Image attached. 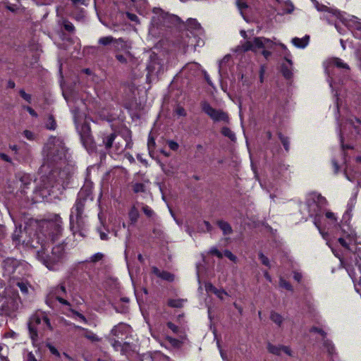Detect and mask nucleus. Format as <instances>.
Masks as SVG:
<instances>
[{"instance_id": "f257e3e1", "label": "nucleus", "mask_w": 361, "mask_h": 361, "mask_svg": "<svg viewBox=\"0 0 361 361\" xmlns=\"http://www.w3.org/2000/svg\"><path fill=\"white\" fill-rule=\"evenodd\" d=\"M43 164L40 172L49 175L43 179V188H64L74 171L73 165L68 162L69 155L63 141L60 137H51L45 143L43 150Z\"/></svg>"}, {"instance_id": "f03ea898", "label": "nucleus", "mask_w": 361, "mask_h": 361, "mask_svg": "<svg viewBox=\"0 0 361 361\" xmlns=\"http://www.w3.org/2000/svg\"><path fill=\"white\" fill-rule=\"evenodd\" d=\"M37 231L33 238L27 241L32 247L40 249L37 252V257L49 270H55L61 264L65 257L64 245L59 244L52 247L51 252L48 250L49 243L58 240L62 233V219L58 214L52 218L37 223Z\"/></svg>"}, {"instance_id": "7ed1b4c3", "label": "nucleus", "mask_w": 361, "mask_h": 361, "mask_svg": "<svg viewBox=\"0 0 361 361\" xmlns=\"http://www.w3.org/2000/svg\"><path fill=\"white\" fill-rule=\"evenodd\" d=\"M93 201L92 189L89 186L82 187L78 192L75 204L71 209L69 216L70 228L74 236H85L87 226L85 210Z\"/></svg>"}, {"instance_id": "20e7f679", "label": "nucleus", "mask_w": 361, "mask_h": 361, "mask_svg": "<svg viewBox=\"0 0 361 361\" xmlns=\"http://www.w3.org/2000/svg\"><path fill=\"white\" fill-rule=\"evenodd\" d=\"M63 94L73 114L76 129L80 134L83 146L89 152H93L95 149V145L90 133V128L86 123L80 124L85 116V113L81 112L80 107V104H84L82 100L75 101L72 96H68L65 92H63Z\"/></svg>"}, {"instance_id": "39448f33", "label": "nucleus", "mask_w": 361, "mask_h": 361, "mask_svg": "<svg viewBox=\"0 0 361 361\" xmlns=\"http://www.w3.org/2000/svg\"><path fill=\"white\" fill-rule=\"evenodd\" d=\"M326 205V199L317 192H311L307 196L305 208L309 215L314 217V224L318 228L321 235H324V231L320 216L322 214V209Z\"/></svg>"}, {"instance_id": "423d86ee", "label": "nucleus", "mask_w": 361, "mask_h": 361, "mask_svg": "<svg viewBox=\"0 0 361 361\" xmlns=\"http://www.w3.org/2000/svg\"><path fill=\"white\" fill-rule=\"evenodd\" d=\"M30 337L33 343L39 340V335L46 331H52L53 327L47 314L42 311H37L33 314L28 322Z\"/></svg>"}, {"instance_id": "0eeeda50", "label": "nucleus", "mask_w": 361, "mask_h": 361, "mask_svg": "<svg viewBox=\"0 0 361 361\" xmlns=\"http://www.w3.org/2000/svg\"><path fill=\"white\" fill-rule=\"evenodd\" d=\"M276 38L274 40L257 37H255L252 40L245 41L236 47V51L245 52L247 51H257L259 49H262V55L264 58L268 59L271 56L269 49H272L275 45H279V42H276Z\"/></svg>"}, {"instance_id": "6e6552de", "label": "nucleus", "mask_w": 361, "mask_h": 361, "mask_svg": "<svg viewBox=\"0 0 361 361\" xmlns=\"http://www.w3.org/2000/svg\"><path fill=\"white\" fill-rule=\"evenodd\" d=\"M361 127V121L353 116L346 118L344 122L339 123V137L341 146L343 149H350V145H345V140H351L359 133Z\"/></svg>"}, {"instance_id": "1a4fd4ad", "label": "nucleus", "mask_w": 361, "mask_h": 361, "mask_svg": "<svg viewBox=\"0 0 361 361\" xmlns=\"http://www.w3.org/2000/svg\"><path fill=\"white\" fill-rule=\"evenodd\" d=\"M67 295L68 293L65 285L61 283L50 288L46 298V303L51 308H54L57 303L70 307L71 304L67 299Z\"/></svg>"}, {"instance_id": "9d476101", "label": "nucleus", "mask_w": 361, "mask_h": 361, "mask_svg": "<svg viewBox=\"0 0 361 361\" xmlns=\"http://www.w3.org/2000/svg\"><path fill=\"white\" fill-rule=\"evenodd\" d=\"M325 72L328 76V82L329 86L333 91L335 90V85L337 79L334 78L338 69L348 70L349 67L347 63H345L341 59L338 58H331L326 60L324 63Z\"/></svg>"}, {"instance_id": "9b49d317", "label": "nucleus", "mask_w": 361, "mask_h": 361, "mask_svg": "<svg viewBox=\"0 0 361 361\" xmlns=\"http://www.w3.org/2000/svg\"><path fill=\"white\" fill-rule=\"evenodd\" d=\"M180 21L178 16L165 13L159 8L153 9L151 24L152 27L166 26L170 27L178 24Z\"/></svg>"}, {"instance_id": "f8f14e48", "label": "nucleus", "mask_w": 361, "mask_h": 361, "mask_svg": "<svg viewBox=\"0 0 361 361\" xmlns=\"http://www.w3.org/2000/svg\"><path fill=\"white\" fill-rule=\"evenodd\" d=\"M19 302L17 295L0 296V315H10L18 309Z\"/></svg>"}, {"instance_id": "ddd939ff", "label": "nucleus", "mask_w": 361, "mask_h": 361, "mask_svg": "<svg viewBox=\"0 0 361 361\" xmlns=\"http://www.w3.org/2000/svg\"><path fill=\"white\" fill-rule=\"evenodd\" d=\"M202 111L210 117L214 122H228V114L220 109L213 108L207 102H203L201 104Z\"/></svg>"}, {"instance_id": "4468645a", "label": "nucleus", "mask_w": 361, "mask_h": 361, "mask_svg": "<svg viewBox=\"0 0 361 361\" xmlns=\"http://www.w3.org/2000/svg\"><path fill=\"white\" fill-rule=\"evenodd\" d=\"M187 27L188 30L194 35V37H186L183 44L184 49L190 46H193V42L196 41L195 35H200L202 32V27L196 19H188L187 21Z\"/></svg>"}, {"instance_id": "2eb2a0df", "label": "nucleus", "mask_w": 361, "mask_h": 361, "mask_svg": "<svg viewBox=\"0 0 361 361\" xmlns=\"http://www.w3.org/2000/svg\"><path fill=\"white\" fill-rule=\"evenodd\" d=\"M320 219L322 224V228L324 231V235H322L324 238L329 235V231L333 228H337L338 226V221L337 217L335 214L327 211L325 212L324 216L322 214L320 216Z\"/></svg>"}, {"instance_id": "dca6fc26", "label": "nucleus", "mask_w": 361, "mask_h": 361, "mask_svg": "<svg viewBox=\"0 0 361 361\" xmlns=\"http://www.w3.org/2000/svg\"><path fill=\"white\" fill-rule=\"evenodd\" d=\"M147 69L148 71V80H151L154 77H158V75L162 72L163 66L157 55H151L150 61L147 66Z\"/></svg>"}, {"instance_id": "f3484780", "label": "nucleus", "mask_w": 361, "mask_h": 361, "mask_svg": "<svg viewBox=\"0 0 361 361\" xmlns=\"http://www.w3.org/2000/svg\"><path fill=\"white\" fill-rule=\"evenodd\" d=\"M279 47L283 50L284 59L286 60V63H283L281 65V72L283 73V75L286 78L289 79L293 75V73H292L293 63L290 59L291 54L285 44H283L282 43H279Z\"/></svg>"}, {"instance_id": "a211bd4d", "label": "nucleus", "mask_w": 361, "mask_h": 361, "mask_svg": "<svg viewBox=\"0 0 361 361\" xmlns=\"http://www.w3.org/2000/svg\"><path fill=\"white\" fill-rule=\"evenodd\" d=\"M310 331L313 333H318L323 337L324 350H325L329 356H333L336 351L335 346L331 341L325 338V332L322 329L317 327H312L310 329Z\"/></svg>"}, {"instance_id": "6ab92c4d", "label": "nucleus", "mask_w": 361, "mask_h": 361, "mask_svg": "<svg viewBox=\"0 0 361 361\" xmlns=\"http://www.w3.org/2000/svg\"><path fill=\"white\" fill-rule=\"evenodd\" d=\"M130 332V326L126 324H119L115 326L111 330V334L118 339L123 341L127 337L128 334Z\"/></svg>"}, {"instance_id": "aec40b11", "label": "nucleus", "mask_w": 361, "mask_h": 361, "mask_svg": "<svg viewBox=\"0 0 361 361\" xmlns=\"http://www.w3.org/2000/svg\"><path fill=\"white\" fill-rule=\"evenodd\" d=\"M114 49L116 51H123L128 53V56H130V49L131 44L128 41H126L122 38L115 39L113 44Z\"/></svg>"}, {"instance_id": "412c9836", "label": "nucleus", "mask_w": 361, "mask_h": 361, "mask_svg": "<svg viewBox=\"0 0 361 361\" xmlns=\"http://www.w3.org/2000/svg\"><path fill=\"white\" fill-rule=\"evenodd\" d=\"M16 178L17 184L21 188L22 192H25V190L28 188L29 185L32 183V177L29 174L19 173Z\"/></svg>"}, {"instance_id": "4be33fe9", "label": "nucleus", "mask_w": 361, "mask_h": 361, "mask_svg": "<svg viewBox=\"0 0 361 361\" xmlns=\"http://www.w3.org/2000/svg\"><path fill=\"white\" fill-rule=\"evenodd\" d=\"M152 272L157 277L167 281H172L174 279L173 274L166 271H161L155 267H152Z\"/></svg>"}, {"instance_id": "5701e85b", "label": "nucleus", "mask_w": 361, "mask_h": 361, "mask_svg": "<svg viewBox=\"0 0 361 361\" xmlns=\"http://www.w3.org/2000/svg\"><path fill=\"white\" fill-rule=\"evenodd\" d=\"M356 202V195L352 196L347 204V209L345 214L343 216L342 222L347 223L350 217V212L353 210Z\"/></svg>"}, {"instance_id": "b1692460", "label": "nucleus", "mask_w": 361, "mask_h": 361, "mask_svg": "<svg viewBox=\"0 0 361 361\" xmlns=\"http://www.w3.org/2000/svg\"><path fill=\"white\" fill-rule=\"evenodd\" d=\"M128 145L129 142L128 140L123 137L118 138L117 141L114 143L116 153L118 154H121Z\"/></svg>"}, {"instance_id": "393cba45", "label": "nucleus", "mask_w": 361, "mask_h": 361, "mask_svg": "<svg viewBox=\"0 0 361 361\" xmlns=\"http://www.w3.org/2000/svg\"><path fill=\"white\" fill-rule=\"evenodd\" d=\"M310 37L308 35H305L302 38L294 37L292 39L293 44L300 49H303L307 47L309 43Z\"/></svg>"}, {"instance_id": "a878e982", "label": "nucleus", "mask_w": 361, "mask_h": 361, "mask_svg": "<svg viewBox=\"0 0 361 361\" xmlns=\"http://www.w3.org/2000/svg\"><path fill=\"white\" fill-rule=\"evenodd\" d=\"M18 262L13 259H7L4 261L3 267L5 271L8 274H12L14 272Z\"/></svg>"}, {"instance_id": "bb28decb", "label": "nucleus", "mask_w": 361, "mask_h": 361, "mask_svg": "<svg viewBox=\"0 0 361 361\" xmlns=\"http://www.w3.org/2000/svg\"><path fill=\"white\" fill-rule=\"evenodd\" d=\"M111 345L116 350H120L122 354L126 353L127 348H129L128 343L124 342L123 343V341H119V339L112 341Z\"/></svg>"}, {"instance_id": "cd10ccee", "label": "nucleus", "mask_w": 361, "mask_h": 361, "mask_svg": "<svg viewBox=\"0 0 361 361\" xmlns=\"http://www.w3.org/2000/svg\"><path fill=\"white\" fill-rule=\"evenodd\" d=\"M200 68V65L197 63H189L186 64L182 69V72L187 73L188 72H191V75H195L197 71H198Z\"/></svg>"}, {"instance_id": "c85d7f7f", "label": "nucleus", "mask_w": 361, "mask_h": 361, "mask_svg": "<svg viewBox=\"0 0 361 361\" xmlns=\"http://www.w3.org/2000/svg\"><path fill=\"white\" fill-rule=\"evenodd\" d=\"M139 216L140 213L138 209L135 205L133 206L128 212V218L130 221V224H135Z\"/></svg>"}, {"instance_id": "c756f323", "label": "nucleus", "mask_w": 361, "mask_h": 361, "mask_svg": "<svg viewBox=\"0 0 361 361\" xmlns=\"http://www.w3.org/2000/svg\"><path fill=\"white\" fill-rule=\"evenodd\" d=\"M76 327L78 329H80V330H82L84 332L83 336L85 338H86L87 339L91 341L92 342H97V341H99V337L95 334L92 332L91 331H89L88 329L82 328L80 326H76Z\"/></svg>"}, {"instance_id": "7c9ffc66", "label": "nucleus", "mask_w": 361, "mask_h": 361, "mask_svg": "<svg viewBox=\"0 0 361 361\" xmlns=\"http://www.w3.org/2000/svg\"><path fill=\"white\" fill-rule=\"evenodd\" d=\"M217 224L223 231L224 234L227 235L230 234L232 232V228L227 222L224 221H218Z\"/></svg>"}, {"instance_id": "2f4dec72", "label": "nucleus", "mask_w": 361, "mask_h": 361, "mask_svg": "<svg viewBox=\"0 0 361 361\" xmlns=\"http://www.w3.org/2000/svg\"><path fill=\"white\" fill-rule=\"evenodd\" d=\"M348 26L357 30H361V21L357 17L353 16L348 22Z\"/></svg>"}, {"instance_id": "473e14b6", "label": "nucleus", "mask_w": 361, "mask_h": 361, "mask_svg": "<svg viewBox=\"0 0 361 361\" xmlns=\"http://www.w3.org/2000/svg\"><path fill=\"white\" fill-rule=\"evenodd\" d=\"M270 319L273 322H274L279 326H281L283 320V317L280 314H279L276 312H271Z\"/></svg>"}, {"instance_id": "72a5a7b5", "label": "nucleus", "mask_w": 361, "mask_h": 361, "mask_svg": "<svg viewBox=\"0 0 361 361\" xmlns=\"http://www.w3.org/2000/svg\"><path fill=\"white\" fill-rule=\"evenodd\" d=\"M281 346L282 345H274L269 343L267 345V350L270 353L280 355L281 353Z\"/></svg>"}, {"instance_id": "f704fd0d", "label": "nucleus", "mask_w": 361, "mask_h": 361, "mask_svg": "<svg viewBox=\"0 0 361 361\" xmlns=\"http://www.w3.org/2000/svg\"><path fill=\"white\" fill-rule=\"evenodd\" d=\"M221 133L224 136L228 137L232 141H234L235 140V135L233 131H231V130L227 127H224L222 128Z\"/></svg>"}, {"instance_id": "c9c22d12", "label": "nucleus", "mask_w": 361, "mask_h": 361, "mask_svg": "<svg viewBox=\"0 0 361 361\" xmlns=\"http://www.w3.org/2000/svg\"><path fill=\"white\" fill-rule=\"evenodd\" d=\"M140 206H141L142 212L147 217L153 218L155 214H154V211L149 207H148L147 205H145L142 203L140 204Z\"/></svg>"}, {"instance_id": "e433bc0d", "label": "nucleus", "mask_w": 361, "mask_h": 361, "mask_svg": "<svg viewBox=\"0 0 361 361\" xmlns=\"http://www.w3.org/2000/svg\"><path fill=\"white\" fill-rule=\"evenodd\" d=\"M45 126L49 130H55L56 123L53 116H49L45 123Z\"/></svg>"}, {"instance_id": "4c0bfd02", "label": "nucleus", "mask_w": 361, "mask_h": 361, "mask_svg": "<svg viewBox=\"0 0 361 361\" xmlns=\"http://www.w3.org/2000/svg\"><path fill=\"white\" fill-rule=\"evenodd\" d=\"M116 136L114 134H111L107 136L106 138H104L103 143L104 144L106 149L112 147L114 140H115Z\"/></svg>"}, {"instance_id": "58836bf2", "label": "nucleus", "mask_w": 361, "mask_h": 361, "mask_svg": "<svg viewBox=\"0 0 361 361\" xmlns=\"http://www.w3.org/2000/svg\"><path fill=\"white\" fill-rule=\"evenodd\" d=\"M115 38H114L111 36H106L99 38V44L106 46L110 44H114Z\"/></svg>"}, {"instance_id": "ea45409f", "label": "nucleus", "mask_w": 361, "mask_h": 361, "mask_svg": "<svg viewBox=\"0 0 361 361\" xmlns=\"http://www.w3.org/2000/svg\"><path fill=\"white\" fill-rule=\"evenodd\" d=\"M116 59L121 63H126L128 60L131 59L132 56L130 54V56H128V53H125V54H116Z\"/></svg>"}, {"instance_id": "a19ab883", "label": "nucleus", "mask_w": 361, "mask_h": 361, "mask_svg": "<svg viewBox=\"0 0 361 361\" xmlns=\"http://www.w3.org/2000/svg\"><path fill=\"white\" fill-rule=\"evenodd\" d=\"M166 340L173 348H180V346L182 345L181 341L174 338H172L171 336H166Z\"/></svg>"}, {"instance_id": "79ce46f5", "label": "nucleus", "mask_w": 361, "mask_h": 361, "mask_svg": "<svg viewBox=\"0 0 361 361\" xmlns=\"http://www.w3.org/2000/svg\"><path fill=\"white\" fill-rule=\"evenodd\" d=\"M185 300L180 299H171L169 300L168 304L173 307H180L183 306Z\"/></svg>"}, {"instance_id": "37998d69", "label": "nucleus", "mask_w": 361, "mask_h": 361, "mask_svg": "<svg viewBox=\"0 0 361 361\" xmlns=\"http://www.w3.org/2000/svg\"><path fill=\"white\" fill-rule=\"evenodd\" d=\"M236 5L238 6V8L240 14L242 15L243 18L245 19V17L243 13V11H244V9H246L247 8V4L245 3L244 1H243L242 0H237Z\"/></svg>"}, {"instance_id": "c03bdc74", "label": "nucleus", "mask_w": 361, "mask_h": 361, "mask_svg": "<svg viewBox=\"0 0 361 361\" xmlns=\"http://www.w3.org/2000/svg\"><path fill=\"white\" fill-rule=\"evenodd\" d=\"M103 257L104 255L102 252H97L90 257L89 262L95 263L102 260Z\"/></svg>"}, {"instance_id": "a18cd8bd", "label": "nucleus", "mask_w": 361, "mask_h": 361, "mask_svg": "<svg viewBox=\"0 0 361 361\" xmlns=\"http://www.w3.org/2000/svg\"><path fill=\"white\" fill-rule=\"evenodd\" d=\"M22 233H22L20 228L19 230H18L16 228L13 234V241H15L16 243H20L21 241V238H22Z\"/></svg>"}, {"instance_id": "49530a36", "label": "nucleus", "mask_w": 361, "mask_h": 361, "mask_svg": "<svg viewBox=\"0 0 361 361\" xmlns=\"http://www.w3.org/2000/svg\"><path fill=\"white\" fill-rule=\"evenodd\" d=\"M17 286L20 288V291L26 294L28 293V285L25 282H18Z\"/></svg>"}, {"instance_id": "de8ad7c7", "label": "nucleus", "mask_w": 361, "mask_h": 361, "mask_svg": "<svg viewBox=\"0 0 361 361\" xmlns=\"http://www.w3.org/2000/svg\"><path fill=\"white\" fill-rule=\"evenodd\" d=\"M259 258L261 259L262 263L264 266L268 267H271V264H270L269 259L265 255H264L263 253H262V252L259 253Z\"/></svg>"}, {"instance_id": "09e8293b", "label": "nucleus", "mask_w": 361, "mask_h": 361, "mask_svg": "<svg viewBox=\"0 0 361 361\" xmlns=\"http://www.w3.org/2000/svg\"><path fill=\"white\" fill-rule=\"evenodd\" d=\"M63 27H64L66 30H67L68 32L73 31L74 26H73V23H71V22H69V21H68L66 20H63Z\"/></svg>"}, {"instance_id": "8fccbe9b", "label": "nucleus", "mask_w": 361, "mask_h": 361, "mask_svg": "<svg viewBox=\"0 0 361 361\" xmlns=\"http://www.w3.org/2000/svg\"><path fill=\"white\" fill-rule=\"evenodd\" d=\"M214 294L221 300H224V296H227L228 293L223 289L215 290Z\"/></svg>"}, {"instance_id": "3c124183", "label": "nucleus", "mask_w": 361, "mask_h": 361, "mask_svg": "<svg viewBox=\"0 0 361 361\" xmlns=\"http://www.w3.org/2000/svg\"><path fill=\"white\" fill-rule=\"evenodd\" d=\"M204 148L202 145H197L196 146V152L195 156L196 157H199L200 156L204 154Z\"/></svg>"}, {"instance_id": "603ef678", "label": "nucleus", "mask_w": 361, "mask_h": 361, "mask_svg": "<svg viewBox=\"0 0 361 361\" xmlns=\"http://www.w3.org/2000/svg\"><path fill=\"white\" fill-rule=\"evenodd\" d=\"M23 135L28 140H34L35 139V135L27 130H25L23 131Z\"/></svg>"}, {"instance_id": "864d4df0", "label": "nucleus", "mask_w": 361, "mask_h": 361, "mask_svg": "<svg viewBox=\"0 0 361 361\" xmlns=\"http://www.w3.org/2000/svg\"><path fill=\"white\" fill-rule=\"evenodd\" d=\"M200 229L202 231L209 232L212 229V226L208 221H203L202 225L200 227Z\"/></svg>"}, {"instance_id": "5fc2aeb1", "label": "nucleus", "mask_w": 361, "mask_h": 361, "mask_svg": "<svg viewBox=\"0 0 361 361\" xmlns=\"http://www.w3.org/2000/svg\"><path fill=\"white\" fill-rule=\"evenodd\" d=\"M20 95L27 102H31V95L29 94H27L23 90H20L19 91Z\"/></svg>"}, {"instance_id": "6e6d98bb", "label": "nucleus", "mask_w": 361, "mask_h": 361, "mask_svg": "<svg viewBox=\"0 0 361 361\" xmlns=\"http://www.w3.org/2000/svg\"><path fill=\"white\" fill-rule=\"evenodd\" d=\"M279 137H280V140H281L284 148L286 149V151H288L289 149L288 139L287 137L282 136L281 135H280Z\"/></svg>"}, {"instance_id": "4d7b16f0", "label": "nucleus", "mask_w": 361, "mask_h": 361, "mask_svg": "<svg viewBox=\"0 0 361 361\" xmlns=\"http://www.w3.org/2000/svg\"><path fill=\"white\" fill-rule=\"evenodd\" d=\"M145 186L142 183H135L133 186V190L135 192H140L144 191Z\"/></svg>"}, {"instance_id": "13d9d810", "label": "nucleus", "mask_w": 361, "mask_h": 361, "mask_svg": "<svg viewBox=\"0 0 361 361\" xmlns=\"http://www.w3.org/2000/svg\"><path fill=\"white\" fill-rule=\"evenodd\" d=\"M279 284H280L281 287L284 288L287 290L291 289L290 284L288 282H287L286 280L283 279L282 278L280 279Z\"/></svg>"}, {"instance_id": "bf43d9fd", "label": "nucleus", "mask_w": 361, "mask_h": 361, "mask_svg": "<svg viewBox=\"0 0 361 361\" xmlns=\"http://www.w3.org/2000/svg\"><path fill=\"white\" fill-rule=\"evenodd\" d=\"M209 253L211 255H216L219 258H222V257H223V254L219 250H217L216 247H212L209 250Z\"/></svg>"}, {"instance_id": "052dcab7", "label": "nucleus", "mask_w": 361, "mask_h": 361, "mask_svg": "<svg viewBox=\"0 0 361 361\" xmlns=\"http://www.w3.org/2000/svg\"><path fill=\"white\" fill-rule=\"evenodd\" d=\"M224 255L234 262L237 260V257L229 250H225Z\"/></svg>"}, {"instance_id": "680f3d73", "label": "nucleus", "mask_w": 361, "mask_h": 361, "mask_svg": "<svg viewBox=\"0 0 361 361\" xmlns=\"http://www.w3.org/2000/svg\"><path fill=\"white\" fill-rule=\"evenodd\" d=\"M47 347H48L49 351L51 353V354H53V355H56L57 357L60 356L59 352L58 351V350L54 346H53L51 344H47Z\"/></svg>"}, {"instance_id": "e2e57ef3", "label": "nucleus", "mask_w": 361, "mask_h": 361, "mask_svg": "<svg viewBox=\"0 0 361 361\" xmlns=\"http://www.w3.org/2000/svg\"><path fill=\"white\" fill-rule=\"evenodd\" d=\"M217 288H215L212 283H207L205 284V290L207 293H209V292H212V293H215V290H216Z\"/></svg>"}, {"instance_id": "0e129e2a", "label": "nucleus", "mask_w": 361, "mask_h": 361, "mask_svg": "<svg viewBox=\"0 0 361 361\" xmlns=\"http://www.w3.org/2000/svg\"><path fill=\"white\" fill-rule=\"evenodd\" d=\"M169 147L171 149L176 151L178 149V144L176 142L170 140L168 142Z\"/></svg>"}, {"instance_id": "69168bd1", "label": "nucleus", "mask_w": 361, "mask_h": 361, "mask_svg": "<svg viewBox=\"0 0 361 361\" xmlns=\"http://www.w3.org/2000/svg\"><path fill=\"white\" fill-rule=\"evenodd\" d=\"M281 352H283L286 355L289 356H293V353L290 348L288 346L282 345L281 346Z\"/></svg>"}, {"instance_id": "338daca9", "label": "nucleus", "mask_w": 361, "mask_h": 361, "mask_svg": "<svg viewBox=\"0 0 361 361\" xmlns=\"http://www.w3.org/2000/svg\"><path fill=\"white\" fill-rule=\"evenodd\" d=\"M167 326L170 329L173 333L177 334L178 331V327L173 324L172 322H168Z\"/></svg>"}, {"instance_id": "774afa93", "label": "nucleus", "mask_w": 361, "mask_h": 361, "mask_svg": "<svg viewBox=\"0 0 361 361\" xmlns=\"http://www.w3.org/2000/svg\"><path fill=\"white\" fill-rule=\"evenodd\" d=\"M176 114L180 116H185L186 115L185 109L181 106H178L176 108Z\"/></svg>"}]
</instances>
